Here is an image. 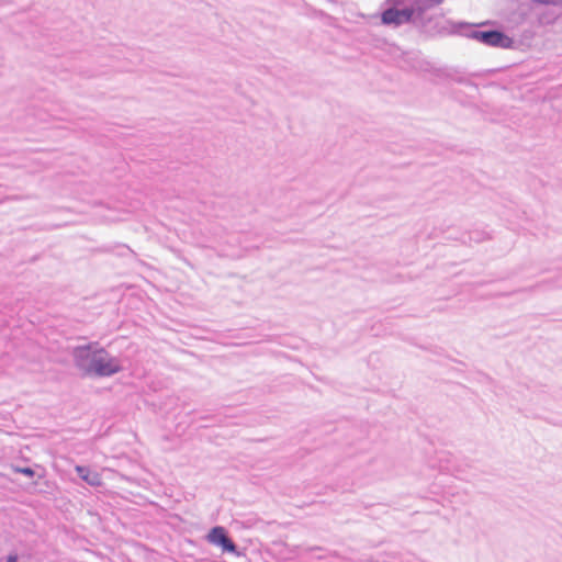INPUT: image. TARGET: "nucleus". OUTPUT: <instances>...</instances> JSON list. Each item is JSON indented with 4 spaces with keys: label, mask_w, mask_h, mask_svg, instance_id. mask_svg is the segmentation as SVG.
<instances>
[{
    "label": "nucleus",
    "mask_w": 562,
    "mask_h": 562,
    "mask_svg": "<svg viewBox=\"0 0 562 562\" xmlns=\"http://www.w3.org/2000/svg\"><path fill=\"white\" fill-rule=\"evenodd\" d=\"M76 472L78 475L91 486H100L102 484L101 475L98 472L91 471L89 468L83 465H76Z\"/></svg>",
    "instance_id": "423d86ee"
},
{
    "label": "nucleus",
    "mask_w": 562,
    "mask_h": 562,
    "mask_svg": "<svg viewBox=\"0 0 562 562\" xmlns=\"http://www.w3.org/2000/svg\"><path fill=\"white\" fill-rule=\"evenodd\" d=\"M72 358L76 368L89 376H112L123 370L121 360L98 344L76 347Z\"/></svg>",
    "instance_id": "f257e3e1"
},
{
    "label": "nucleus",
    "mask_w": 562,
    "mask_h": 562,
    "mask_svg": "<svg viewBox=\"0 0 562 562\" xmlns=\"http://www.w3.org/2000/svg\"><path fill=\"white\" fill-rule=\"evenodd\" d=\"M5 562H19L18 554L11 553L7 557Z\"/></svg>",
    "instance_id": "1a4fd4ad"
},
{
    "label": "nucleus",
    "mask_w": 562,
    "mask_h": 562,
    "mask_svg": "<svg viewBox=\"0 0 562 562\" xmlns=\"http://www.w3.org/2000/svg\"><path fill=\"white\" fill-rule=\"evenodd\" d=\"M441 2L442 0H412L409 9L413 12L414 22L422 23L425 14Z\"/></svg>",
    "instance_id": "39448f33"
},
{
    "label": "nucleus",
    "mask_w": 562,
    "mask_h": 562,
    "mask_svg": "<svg viewBox=\"0 0 562 562\" xmlns=\"http://www.w3.org/2000/svg\"><path fill=\"white\" fill-rule=\"evenodd\" d=\"M206 540L214 546L221 547L224 552H237L236 544L227 537L224 527H213L207 533Z\"/></svg>",
    "instance_id": "20e7f679"
},
{
    "label": "nucleus",
    "mask_w": 562,
    "mask_h": 562,
    "mask_svg": "<svg viewBox=\"0 0 562 562\" xmlns=\"http://www.w3.org/2000/svg\"><path fill=\"white\" fill-rule=\"evenodd\" d=\"M465 31L462 33L471 40H475L486 46L508 48L513 45V40L499 31H479L472 29V25L464 24Z\"/></svg>",
    "instance_id": "f03ea898"
},
{
    "label": "nucleus",
    "mask_w": 562,
    "mask_h": 562,
    "mask_svg": "<svg viewBox=\"0 0 562 562\" xmlns=\"http://www.w3.org/2000/svg\"><path fill=\"white\" fill-rule=\"evenodd\" d=\"M393 7L409 3L412 5V0H387Z\"/></svg>",
    "instance_id": "6e6552de"
},
{
    "label": "nucleus",
    "mask_w": 562,
    "mask_h": 562,
    "mask_svg": "<svg viewBox=\"0 0 562 562\" xmlns=\"http://www.w3.org/2000/svg\"><path fill=\"white\" fill-rule=\"evenodd\" d=\"M382 23L385 25L400 26L402 24L414 22L413 12L409 7L397 9L395 7L386 9L381 15Z\"/></svg>",
    "instance_id": "7ed1b4c3"
},
{
    "label": "nucleus",
    "mask_w": 562,
    "mask_h": 562,
    "mask_svg": "<svg viewBox=\"0 0 562 562\" xmlns=\"http://www.w3.org/2000/svg\"><path fill=\"white\" fill-rule=\"evenodd\" d=\"M16 472L22 473L29 477L34 475V471L31 468H18Z\"/></svg>",
    "instance_id": "0eeeda50"
}]
</instances>
